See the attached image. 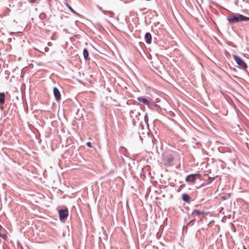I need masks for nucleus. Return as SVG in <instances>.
Returning a JSON list of instances; mask_svg holds the SVG:
<instances>
[{
  "mask_svg": "<svg viewBox=\"0 0 249 249\" xmlns=\"http://www.w3.org/2000/svg\"><path fill=\"white\" fill-rule=\"evenodd\" d=\"M139 126L142 129H143L144 126H143V125H142V123H140Z\"/></svg>",
  "mask_w": 249,
  "mask_h": 249,
  "instance_id": "18",
  "label": "nucleus"
},
{
  "mask_svg": "<svg viewBox=\"0 0 249 249\" xmlns=\"http://www.w3.org/2000/svg\"><path fill=\"white\" fill-rule=\"evenodd\" d=\"M53 92L54 97L57 101H59L61 99V94L59 90L56 87H54L53 89Z\"/></svg>",
  "mask_w": 249,
  "mask_h": 249,
  "instance_id": "5",
  "label": "nucleus"
},
{
  "mask_svg": "<svg viewBox=\"0 0 249 249\" xmlns=\"http://www.w3.org/2000/svg\"><path fill=\"white\" fill-rule=\"evenodd\" d=\"M66 5L72 13L76 14L75 11L68 3H66Z\"/></svg>",
  "mask_w": 249,
  "mask_h": 249,
  "instance_id": "15",
  "label": "nucleus"
},
{
  "mask_svg": "<svg viewBox=\"0 0 249 249\" xmlns=\"http://www.w3.org/2000/svg\"><path fill=\"white\" fill-rule=\"evenodd\" d=\"M182 199L184 201L189 202L190 199V197L188 194H183L182 196Z\"/></svg>",
  "mask_w": 249,
  "mask_h": 249,
  "instance_id": "9",
  "label": "nucleus"
},
{
  "mask_svg": "<svg viewBox=\"0 0 249 249\" xmlns=\"http://www.w3.org/2000/svg\"><path fill=\"white\" fill-rule=\"evenodd\" d=\"M227 19L230 24H233L243 21L249 20V17H245L239 13H233L231 15L227 17Z\"/></svg>",
  "mask_w": 249,
  "mask_h": 249,
  "instance_id": "1",
  "label": "nucleus"
},
{
  "mask_svg": "<svg viewBox=\"0 0 249 249\" xmlns=\"http://www.w3.org/2000/svg\"><path fill=\"white\" fill-rule=\"evenodd\" d=\"M243 249H247L245 246H243Z\"/></svg>",
  "mask_w": 249,
  "mask_h": 249,
  "instance_id": "20",
  "label": "nucleus"
},
{
  "mask_svg": "<svg viewBox=\"0 0 249 249\" xmlns=\"http://www.w3.org/2000/svg\"><path fill=\"white\" fill-rule=\"evenodd\" d=\"M233 57L234 58V60L235 61V62L238 65H239L240 67L244 69L247 68V65L244 62V61L242 59H241L239 56L234 54L233 55Z\"/></svg>",
  "mask_w": 249,
  "mask_h": 249,
  "instance_id": "2",
  "label": "nucleus"
},
{
  "mask_svg": "<svg viewBox=\"0 0 249 249\" xmlns=\"http://www.w3.org/2000/svg\"><path fill=\"white\" fill-rule=\"evenodd\" d=\"M174 160V158L171 156L167 157L166 159V160L168 162V164H170L171 163H172L173 161Z\"/></svg>",
  "mask_w": 249,
  "mask_h": 249,
  "instance_id": "12",
  "label": "nucleus"
},
{
  "mask_svg": "<svg viewBox=\"0 0 249 249\" xmlns=\"http://www.w3.org/2000/svg\"><path fill=\"white\" fill-rule=\"evenodd\" d=\"M205 213L204 212L198 210H195L193 212V214L194 215H199L200 214L203 215Z\"/></svg>",
  "mask_w": 249,
  "mask_h": 249,
  "instance_id": "11",
  "label": "nucleus"
},
{
  "mask_svg": "<svg viewBox=\"0 0 249 249\" xmlns=\"http://www.w3.org/2000/svg\"><path fill=\"white\" fill-rule=\"evenodd\" d=\"M137 100L141 103H142L145 105H149L150 104V102L147 99L143 97H138Z\"/></svg>",
  "mask_w": 249,
  "mask_h": 249,
  "instance_id": "6",
  "label": "nucleus"
},
{
  "mask_svg": "<svg viewBox=\"0 0 249 249\" xmlns=\"http://www.w3.org/2000/svg\"><path fill=\"white\" fill-rule=\"evenodd\" d=\"M214 178H213L208 177V182L207 184H210V183H212L214 181Z\"/></svg>",
  "mask_w": 249,
  "mask_h": 249,
  "instance_id": "14",
  "label": "nucleus"
},
{
  "mask_svg": "<svg viewBox=\"0 0 249 249\" xmlns=\"http://www.w3.org/2000/svg\"><path fill=\"white\" fill-rule=\"evenodd\" d=\"M145 41L147 44H150L152 41V36L150 33H146L144 36Z\"/></svg>",
  "mask_w": 249,
  "mask_h": 249,
  "instance_id": "7",
  "label": "nucleus"
},
{
  "mask_svg": "<svg viewBox=\"0 0 249 249\" xmlns=\"http://www.w3.org/2000/svg\"><path fill=\"white\" fill-rule=\"evenodd\" d=\"M59 216L60 220L66 219L68 216V211L67 210L61 209L59 211Z\"/></svg>",
  "mask_w": 249,
  "mask_h": 249,
  "instance_id": "4",
  "label": "nucleus"
},
{
  "mask_svg": "<svg viewBox=\"0 0 249 249\" xmlns=\"http://www.w3.org/2000/svg\"><path fill=\"white\" fill-rule=\"evenodd\" d=\"M87 145L89 147H91L92 146H91V143L90 142H87L86 143Z\"/></svg>",
  "mask_w": 249,
  "mask_h": 249,
  "instance_id": "17",
  "label": "nucleus"
},
{
  "mask_svg": "<svg viewBox=\"0 0 249 249\" xmlns=\"http://www.w3.org/2000/svg\"><path fill=\"white\" fill-rule=\"evenodd\" d=\"M38 0H32V2H36V1H37Z\"/></svg>",
  "mask_w": 249,
  "mask_h": 249,
  "instance_id": "19",
  "label": "nucleus"
},
{
  "mask_svg": "<svg viewBox=\"0 0 249 249\" xmlns=\"http://www.w3.org/2000/svg\"><path fill=\"white\" fill-rule=\"evenodd\" d=\"M5 95L4 92L0 93V106L3 105L5 103Z\"/></svg>",
  "mask_w": 249,
  "mask_h": 249,
  "instance_id": "8",
  "label": "nucleus"
},
{
  "mask_svg": "<svg viewBox=\"0 0 249 249\" xmlns=\"http://www.w3.org/2000/svg\"><path fill=\"white\" fill-rule=\"evenodd\" d=\"M200 177L199 174H190L186 177L185 180L186 182H194L196 178Z\"/></svg>",
  "mask_w": 249,
  "mask_h": 249,
  "instance_id": "3",
  "label": "nucleus"
},
{
  "mask_svg": "<svg viewBox=\"0 0 249 249\" xmlns=\"http://www.w3.org/2000/svg\"><path fill=\"white\" fill-rule=\"evenodd\" d=\"M144 120L145 123L148 124V118L147 114L146 113L144 117Z\"/></svg>",
  "mask_w": 249,
  "mask_h": 249,
  "instance_id": "16",
  "label": "nucleus"
},
{
  "mask_svg": "<svg viewBox=\"0 0 249 249\" xmlns=\"http://www.w3.org/2000/svg\"><path fill=\"white\" fill-rule=\"evenodd\" d=\"M83 55L85 60H89V52L86 48H85L83 50Z\"/></svg>",
  "mask_w": 249,
  "mask_h": 249,
  "instance_id": "10",
  "label": "nucleus"
},
{
  "mask_svg": "<svg viewBox=\"0 0 249 249\" xmlns=\"http://www.w3.org/2000/svg\"><path fill=\"white\" fill-rule=\"evenodd\" d=\"M103 13L105 15H108L110 17H113V16L114 15V13L111 11H105Z\"/></svg>",
  "mask_w": 249,
  "mask_h": 249,
  "instance_id": "13",
  "label": "nucleus"
}]
</instances>
